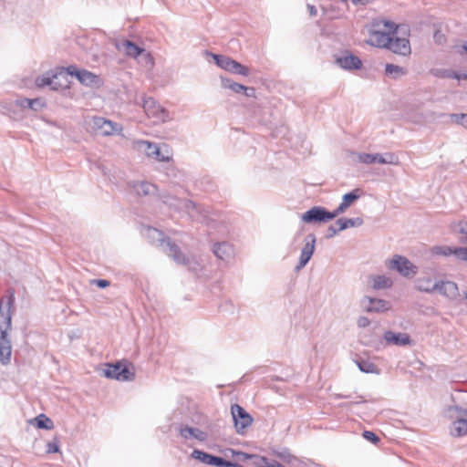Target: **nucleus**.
I'll use <instances>...</instances> for the list:
<instances>
[{
    "mask_svg": "<svg viewBox=\"0 0 467 467\" xmlns=\"http://www.w3.org/2000/svg\"><path fill=\"white\" fill-rule=\"evenodd\" d=\"M145 153L159 161H169L172 156L170 148H146Z\"/></svg>",
    "mask_w": 467,
    "mask_h": 467,
    "instance_id": "nucleus-28",
    "label": "nucleus"
},
{
    "mask_svg": "<svg viewBox=\"0 0 467 467\" xmlns=\"http://www.w3.org/2000/svg\"><path fill=\"white\" fill-rule=\"evenodd\" d=\"M103 375L106 378L119 381H130L134 379V373L130 369L129 366L120 362L114 365H107V368L103 369Z\"/></svg>",
    "mask_w": 467,
    "mask_h": 467,
    "instance_id": "nucleus-8",
    "label": "nucleus"
},
{
    "mask_svg": "<svg viewBox=\"0 0 467 467\" xmlns=\"http://www.w3.org/2000/svg\"><path fill=\"white\" fill-rule=\"evenodd\" d=\"M36 426L39 429L50 430L53 428L52 420L46 417L44 414H41L36 418Z\"/></svg>",
    "mask_w": 467,
    "mask_h": 467,
    "instance_id": "nucleus-42",
    "label": "nucleus"
},
{
    "mask_svg": "<svg viewBox=\"0 0 467 467\" xmlns=\"http://www.w3.org/2000/svg\"><path fill=\"white\" fill-rule=\"evenodd\" d=\"M109 180L112 183H114V184H117V183H118V182H117V180L115 179V177H114V176H113V177L109 176Z\"/></svg>",
    "mask_w": 467,
    "mask_h": 467,
    "instance_id": "nucleus-59",
    "label": "nucleus"
},
{
    "mask_svg": "<svg viewBox=\"0 0 467 467\" xmlns=\"http://www.w3.org/2000/svg\"><path fill=\"white\" fill-rule=\"evenodd\" d=\"M439 117L440 118L447 117L448 119H450V120L451 122L462 125L467 129V113H461V114L452 113V114H449V115L440 114Z\"/></svg>",
    "mask_w": 467,
    "mask_h": 467,
    "instance_id": "nucleus-39",
    "label": "nucleus"
},
{
    "mask_svg": "<svg viewBox=\"0 0 467 467\" xmlns=\"http://www.w3.org/2000/svg\"><path fill=\"white\" fill-rule=\"evenodd\" d=\"M376 26L378 28L370 33L368 43L378 47L388 48L392 35L397 34L398 26L389 21H381Z\"/></svg>",
    "mask_w": 467,
    "mask_h": 467,
    "instance_id": "nucleus-2",
    "label": "nucleus"
},
{
    "mask_svg": "<svg viewBox=\"0 0 467 467\" xmlns=\"http://www.w3.org/2000/svg\"><path fill=\"white\" fill-rule=\"evenodd\" d=\"M169 248L168 255L171 257L177 264L186 265L189 270L198 272L201 270L202 265L194 257H186L174 244H167Z\"/></svg>",
    "mask_w": 467,
    "mask_h": 467,
    "instance_id": "nucleus-10",
    "label": "nucleus"
},
{
    "mask_svg": "<svg viewBox=\"0 0 467 467\" xmlns=\"http://www.w3.org/2000/svg\"><path fill=\"white\" fill-rule=\"evenodd\" d=\"M371 280L372 287L378 290L390 288L393 285L392 279L385 275H373Z\"/></svg>",
    "mask_w": 467,
    "mask_h": 467,
    "instance_id": "nucleus-33",
    "label": "nucleus"
},
{
    "mask_svg": "<svg viewBox=\"0 0 467 467\" xmlns=\"http://www.w3.org/2000/svg\"><path fill=\"white\" fill-rule=\"evenodd\" d=\"M336 64L345 70L359 69L362 61L349 51H344L336 57Z\"/></svg>",
    "mask_w": 467,
    "mask_h": 467,
    "instance_id": "nucleus-16",
    "label": "nucleus"
},
{
    "mask_svg": "<svg viewBox=\"0 0 467 467\" xmlns=\"http://www.w3.org/2000/svg\"><path fill=\"white\" fill-rule=\"evenodd\" d=\"M15 301L14 293H11L6 298L0 302V362L7 365L11 359L12 346L7 337L8 330L12 324V306Z\"/></svg>",
    "mask_w": 467,
    "mask_h": 467,
    "instance_id": "nucleus-1",
    "label": "nucleus"
},
{
    "mask_svg": "<svg viewBox=\"0 0 467 467\" xmlns=\"http://www.w3.org/2000/svg\"><path fill=\"white\" fill-rule=\"evenodd\" d=\"M451 434L454 437H462L467 435L466 417L452 420L451 426Z\"/></svg>",
    "mask_w": 467,
    "mask_h": 467,
    "instance_id": "nucleus-31",
    "label": "nucleus"
},
{
    "mask_svg": "<svg viewBox=\"0 0 467 467\" xmlns=\"http://www.w3.org/2000/svg\"><path fill=\"white\" fill-rule=\"evenodd\" d=\"M415 287L420 292L431 294L435 292L436 282L433 283L431 278L429 276L420 277L415 282Z\"/></svg>",
    "mask_w": 467,
    "mask_h": 467,
    "instance_id": "nucleus-32",
    "label": "nucleus"
},
{
    "mask_svg": "<svg viewBox=\"0 0 467 467\" xmlns=\"http://www.w3.org/2000/svg\"><path fill=\"white\" fill-rule=\"evenodd\" d=\"M371 0H351L353 5H366L369 3Z\"/></svg>",
    "mask_w": 467,
    "mask_h": 467,
    "instance_id": "nucleus-57",
    "label": "nucleus"
},
{
    "mask_svg": "<svg viewBox=\"0 0 467 467\" xmlns=\"http://www.w3.org/2000/svg\"><path fill=\"white\" fill-rule=\"evenodd\" d=\"M377 163L379 164H398L399 158L391 152L378 153Z\"/></svg>",
    "mask_w": 467,
    "mask_h": 467,
    "instance_id": "nucleus-38",
    "label": "nucleus"
},
{
    "mask_svg": "<svg viewBox=\"0 0 467 467\" xmlns=\"http://www.w3.org/2000/svg\"><path fill=\"white\" fill-rule=\"evenodd\" d=\"M66 72L72 77H76L82 85L87 87H95L99 84V76L87 69H80L77 66H68Z\"/></svg>",
    "mask_w": 467,
    "mask_h": 467,
    "instance_id": "nucleus-11",
    "label": "nucleus"
},
{
    "mask_svg": "<svg viewBox=\"0 0 467 467\" xmlns=\"http://www.w3.org/2000/svg\"><path fill=\"white\" fill-rule=\"evenodd\" d=\"M231 413L238 433H243L244 430L249 427L253 422L252 416L238 404H234L231 407Z\"/></svg>",
    "mask_w": 467,
    "mask_h": 467,
    "instance_id": "nucleus-12",
    "label": "nucleus"
},
{
    "mask_svg": "<svg viewBox=\"0 0 467 467\" xmlns=\"http://www.w3.org/2000/svg\"><path fill=\"white\" fill-rule=\"evenodd\" d=\"M361 304L367 312L379 313L388 311L390 308L389 302L383 299L372 298L369 296L364 297L361 301Z\"/></svg>",
    "mask_w": 467,
    "mask_h": 467,
    "instance_id": "nucleus-19",
    "label": "nucleus"
},
{
    "mask_svg": "<svg viewBox=\"0 0 467 467\" xmlns=\"http://www.w3.org/2000/svg\"><path fill=\"white\" fill-rule=\"evenodd\" d=\"M362 436L368 441H371L372 443L376 444L379 441V437L370 431H365L362 434Z\"/></svg>",
    "mask_w": 467,
    "mask_h": 467,
    "instance_id": "nucleus-46",
    "label": "nucleus"
},
{
    "mask_svg": "<svg viewBox=\"0 0 467 467\" xmlns=\"http://www.w3.org/2000/svg\"><path fill=\"white\" fill-rule=\"evenodd\" d=\"M357 324L359 327H366L370 324V321L366 317H359L357 321Z\"/></svg>",
    "mask_w": 467,
    "mask_h": 467,
    "instance_id": "nucleus-50",
    "label": "nucleus"
},
{
    "mask_svg": "<svg viewBox=\"0 0 467 467\" xmlns=\"http://www.w3.org/2000/svg\"><path fill=\"white\" fill-rule=\"evenodd\" d=\"M213 57L216 65L226 71L244 77L248 76L250 73L247 67L242 65L241 63L234 60L229 57L223 55H213Z\"/></svg>",
    "mask_w": 467,
    "mask_h": 467,
    "instance_id": "nucleus-9",
    "label": "nucleus"
},
{
    "mask_svg": "<svg viewBox=\"0 0 467 467\" xmlns=\"http://www.w3.org/2000/svg\"><path fill=\"white\" fill-rule=\"evenodd\" d=\"M16 104L21 108H27L34 111H38L45 107V102L41 99H19L16 100Z\"/></svg>",
    "mask_w": 467,
    "mask_h": 467,
    "instance_id": "nucleus-30",
    "label": "nucleus"
},
{
    "mask_svg": "<svg viewBox=\"0 0 467 467\" xmlns=\"http://www.w3.org/2000/svg\"><path fill=\"white\" fill-rule=\"evenodd\" d=\"M451 230L454 233L462 234L467 236V222L460 221L451 224Z\"/></svg>",
    "mask_w": 467,
    "mask_h": 467,
    "instance_id": "nucleus-44",
    "label": "nucleus"
},
{
    "mask_svg": "<svg viewBox=\"0 0 467 467\" xmlns=\"http://www.w3.org/2000/svg\"><path fill=\"white\" fill-rule=\"evenodd\" d=\"M384 340L389 344L398 347L410 346L412 340L409 334L402 332L386 331L383 336Z\"/></svg>",
    "mask_w": 467,
    "mask_h": 467,
    "instance_id": "nucleus-20",
    "label": "nucleus"
},
{
    "mask_svg": "<svg viewBox=\"0 0 467 467\" xmlns=\"http://www.w3.org/2000/svg\"><path fill=\"white\" fill-rule=\"evenodd\" d=\"M435 291L451 300L456 299L459 296L458 285L452 281L436 282Z\"/></svg>",
    "mask_w": 467,
    "mask_h": 467,
    "instance_id": "nucleus-22",
    "label": "nucleus"
},
{
    "mask_svg": "<svg viewBox=\"0 0 467 467\" xmlns=\"http://www.w3.org/2000/svg\"><path fill=\"white\" fill-rule=\"evenodd\" d=\"M448 77L452 78H456V79H467V74L466 73L459 74L457 72H451V74L448 75Z\"/></svg>",
    "mask_w": 467,
    "mask_h": 467,
    "instance_id": "nucleus-51",
    "label": "nucleus"
},
{
    "mask_svg": "<svg viewBox=\"0 0 467 467\" xmlns=\"http://www.w3.org/2000/svg\"><path fill=\"white\" fill-rule=\"evenodd\" d=\"M444 415L451 420L467 417V408L462 404H451L445 409Z\"/></svg>",
    "mask_w": 467,
    "mask_h": 467,
    "instance_id": "nucleus-29",
    "label": "nucleus"
},
{
    "mask_svg": "<svg viewBox=\"0 0 467 467\" xmlns=\"http://www.w3.org/2000/svg\"><path fill=\"white\" fill-rule=\"evenodd\" d=\"M239 467H243L242 465H239Z\"/></svg>",
    "mask_w": 467,
    "mask_h": 467,
    "instance_id": "nucleus-62",
    "label": "nucleus"
},
{
    "mask_svg": "<svg viewBox=\"0 0 467 467\" xmlns=\"http://www.w3.org/2000/svg\"><path fill=\"white\" fill-rule=\"evenodd\" d=\"M355 362L359 370L364 373L379 374V369L368 359L358 358Z\"/></svg>",
    "mask_w": 467,
    "mask_h": 467,
    "instance_id": "nucleus-34",
    "label": "nucleus"
},
{
    "mask_svg": "<svg viewBox=\"0 0 467 467\" xmlns=\"http://www.w3.org/2000/svg\"><path fill=\"white\" fill-rule=\"evenodd\" d=\"M362 194L363 192L359 188H356L352 192L344 194L341 202L337 209L334 210L336 216L345 213L346 210L358 201Z\"/></svg>",
    "mask_w": 467,
    "mask_h": 467,
    "instance_id": "nucleus-21",
    "label": "nucleus"
},
{
    "mask_svg": "<svg viewBox=\"0 0 467 467\" xmlns=\"http://www.w3.org/2000/svg\"><path fill=\"white\" fill-rule=\"evenodd\" d=\"M307 8L309 10V14L311 16H315L317 13V8L312 5H307Z\"/></svg>",
    "mask_w": 467,
    "mask_h": 467,
    "instance_id": "nucleus-54",
    "label": "nucleus"
},
{
    "mask_svg": "<svg viewBox=\"0 0 467 467\" xmlns=\"http://www.w3.org/2000/svg\"><path fill=\"white\" fill-rule=\"evenodd\" d=\"M388 49L395 54L407 56L410 53V41L405 37H398L392 35Z\"/></svg>",
    "mask_w": 467,
    "mask_h": 467,
    "instance_id": "nucleus-23",
    "label": "nucleus"
},
{
    "mask_svg": "<svg viewBox=\"0 0 467 467\" xmlns=\"http://www.w3.org/2000/svg\"><path fill=\"white\" fill-rule=\"evenodd\" d=\"M221 84L223 88L231 89L232 91L237 94L244 92L247 97H252L254 94V88H247L242 84L236 83L223 77H221Z\"/></svg>",
    "mask_w": 467,
    "mask_h": 467,
    "instance_id": "nucleus-24",
    "label": "nucleus"
},
{
    "mask_svg": "<svg viewBox=\"0 0 467 467\" xmlns=\"http://www.w3.org/2000/svg\"><path fill=\"white\" fill-rule=\"evenodd\" d=\"M142 234L154 245L162 248L168 254L169 248L167 244H171L169 239H165L162 232L156 228L146 226L142 229Z\"/></svg>",
    "mask_w": 467,
    "mask_h": 467,
    "instance_id": "nucleus-14",
    "label": "nucleus"
},
{
    "mask_svg": "<svg viewBox=\"0 0 467 467\" xmlns=\"http://www.w3.org/2000/svg\"><path fill=\"white\" fill-rule=\"evenodd\" d=\"M128 186L139 196H152L157 193L156 185L146 181H131L128 182Z\"/></svg>",
    "mask_w": 467,
    "mask_h": 467,
    "instance_id": "nucleus-18",
    "label": "nucleus"
},
{
    "mask_svg": "<svg viewBox=\"0 0 467 467\" xmlns=\"http://www.w3.org/2000/svg\"><path fill=\"white\" fill-rule=\"evenodd\" d=\"M385 72L387 76L395 79L406 74V70L403 67L394 64H387Z\"/></svg>",
    "mask_w": 467,
    "mask_h": 467,
    "instance_id": "nucleus-37",
    "label": "nucleus"
},
{
    "mask_svg": "<svg viewBox=\"0 0 467 467\" xmlns=\"http://www.w3.org/2000/svg\"><path fill=\"white\" fill-rule=\"evenodd\" d=\"M336 214L321 206H314L301 214V220L306 223H326L334 218Z\"/></svg>",
    "mask_w": 467,
    "mask_h": 467,
    "instance_id": "nucleus-7",
    "label": "nucleus"
},
{
    "mask_svg": "<svg viewBox=\"0 0 467 467\" xmlns=\"http://www.w3.org/2000/svg\"><path fill=\"white\" fill-rule=\"evenodd\" d=\"M58 451H59V446H58V443H57L56 439L54 441H48L47 442V451L48 453L57 452Z\"/></svg>",
    "mask_w": 467,
    "mask_h": 467,
    "instance_id": "nucleus-47",
    "label": "nucleus"
},
{
    "mask_svg": "<svg viewBox=\"0 0 467 467\" xmlns=\"http://www.w3.org/2000/svg\"><path fill=\"white\" fill-rule=\"evenodd\" d=\"M385 266L390 271L398 272L401 276L411 279L419 271V267L407 257L400 254H394L390 259L385 261Z\"/></svg>",
    "mask_w": 467,
    "mask_h": 467,
    "instance_id": "nucleus-3",
    "label": "nucleus"
},
{
    "mask_svg": "<svg viewBox=\"0 0 467 467\" xmlns=\"http://www.w3.org/2000/svg\"><path fill=\"white\" fill-rule=\"evenodd\" d=\"M341 230H339V226L335 227L334 225H330L327 229V238H332L334 237L337 233H339Z\"/></svg>",
    "mask_w": 467,
    "mask_h": 467,
    "instance_id": "nucleus-49",
    "label": "nucleus"
},
{
    "mask_svg": "<svg viewBox=\"0 0 467 467\" xmlns=\"http://www.w3.org/2000/svg\"><path fill=\"white\" fill-rule=\"evenodd\" d=\"M316 246V236L313 234H309L305 238V244L301 250L298 264L296 266V271L301 270L310 261Z\"/></svg>",
    "mask_w": 467,
    "mask_h": 467,
    "instance_id": "nucleus-13",
    "label": "nucleus"
},
{
    "mask_svg": "<svg viewBox=\"0 0 467 467\" xmlns=\"http://www.w3.org/2000/svg\"><path fill=\"white\" fill-rule=\"evenodd\" d=\"M91 123L92 129L96 134L100 136L119 135L122 130V128L119 123L113 122L103 117H94Z\"/></svg>",
    "mask_w": 467,
    "mask_h": 467,
    "instance_id": "nucleus-5",
    "label": "nucleus"
},
{
    "mask_svg": "<svg viewBox=\"0 0 467 467\" xmlns=\"http://www.w3.org/2000/svg\"><path fill=\"white\" fill-rule=\"evenodd\" d=\"M363 224V220L357 218H340L336 221V225L339 226V230L343 231L350 227H358Z\"/></svg>",
    "mask_w": 467,
    "mask_h": 467,
    "instance_id": "nucleus-35",
    "label": "nucleus"
},
{
    "mask_svg": "<svg viewBox=\"0 0 467 467\" xmlns=\"http://www.w3.org/2000/svg\"><path fill=\"white\" fill-rule=\"evenodd\" d=\"M272 454L285 463H291L296 459L287 449L273 450Z\"/></svg>",
    "mask_w": 467,
    "mask_h": 467,
    "instance_id": "nucleus-40",
    "label": "nucleus"
},
{
    "mask_svg": "<svg viewBox=\"0 0 467 467\" xmlns=\"http://www.w3.org/2000/svg\"><path fill=\"white\" fill-rule=\"evenodd\" d=\"M140 144H141V146H148V147L158 146L155 142H151L149 140H142V141H140Z\"/></svg>",
    "mask_w": 467,
    "mask_h": 467,
    "instance_id": "nucleus-58",
    "label": "nucleus"
},
{
    "mask_svg": "<svg viewBox=\"0 0 467 467\" xmlns=\"http://www.w3.org/2000/svg\"><path fill=\"white\" fill-rule=\"evenodd\" d=\"M178 431L180 436L187 441L196 440L198 441L203 442L206 441L208 438L207 432L200 430L199 428H194L187 424H180L178 426Z\"/></svg>",
    "mask_w": 467,
    "mask_h": 467,
    "instance_id": "nucleus-17",
    "label": "nucleus"
},
{
    "mask_svg": "<svg viewBox=\"0 0 467 467\" xmlns=\"http://www.w3.org/2000/svg\"><path fill=\"white\" fill-rule=\"evenodd\" d=\"M267 467H285L275 460H270Z\"/></svg>",
    "mask_w": 467,
    "mask_h": 467,
    "instance_id": "nucleus-56",
    "label": "nucleus"
},
{
    "mask_svg": "<svg viewBox=\"0 0 467 467\" xmlns=\"http://www.w3.org/2000/svg\"><path fill=\"white\" fill-rule=\"evenodd\" d=\"M322 9H323L324 14L328 16L329 19H335V18L338 17V16L330 15V10L327 7H322Z\"/></svg>",
    "mask_w": 467,
    "mask_h": 467,
    "instance_id": "nucleus-53",
    "label": "nucleus"
},
{
    "mask_svg": "<svg viewBox=\"0 0 467 467\" xmlns=\"http://www.w3.org/2000/svg\"><path fill=\"white\" fill-rule=\"evenodd\" d=\"M57 79H54V83H53V86H57L59 88V85L57 83L56 81Z\"/></svg>",
    "mask_w": 467,
    "mask_h": 467,
    "instance_id": "nucleus-60",
    "label": "nucleus"
},
{
    "mask_svg": "<svg viewBox=\"0 0 467 467\" xmlns=\"http://www.w3.org/2000/svg\"><path fill=\"white\" fill-rule=\"evenodd\" d=\"M453 255H455L460 260L467 261V248H465V247L454 248Z\"/></svg>",
    "mask_w": 467,
    "mask_h": 467,
    "instance_id": "nucleus-45",
    "label": "nucleus"
},
{
    "mask_svg": "<svg viewBox=\"0 0 467 467\" xmlns=\"http://www.w3.org/2000/svg\"><path fill=\"white\" fill-rule=\"evenodd\" d=\"M240 464L232 462L226 460H223V463L220 465V467H239Z\"/></svg>",
    "mask_w": 467,
    "mask_h": 467,
    "instance_id": "nucleus-52",
    "label": "nucleus"
},
{
    "mask_svg": "<svg viewBox=\"0 0 467 467\" xmlns=\"http://www.w3.org/2000/svg\"><path fill=\"white\" fill-rule=\"evenodd\" d=\"M245 459H254V464L257 467H267L270 459L265 457V456H259V455H250L246 453H243Z\"/></svg>",
    "mask_w": 467,
    "mask_h": 467,
    "instance_id": "nucleus-43",
    "label": "nucleus"
},
{
    "mask_svg": "<svg viewBox=\"0 0 467 467\" xmlns=\"http://www.w3.org/2000/svg\"><path fill=\"white\" fill-rule=\"evenodd\" d=\"M214 255L221 260H228L234 254L233 246L227 242L216 243L213 246Z\"/></svg>",
    "mask_w": 467,
    "mask_h": 467,
    "instance_id": "nucleus-27",
    "label": "nucleus"
},
{
    "mask_svg": "<svg viewBox=\"0 0 467 467\" xmlns=\"http://www.w3.org/2000/svg\"><path fill=\"white\" fill-rule=\"evenodd\" d=\"M465 298L467 299V292L464 294Z\"/></svg>",
    "mask_w": 467,
    "mask_h": 467,
    "instance_id": "nucleus-61",
    "label": "nucleus"
},
{
    "mask_svg": "<svg viewBox=\"0 0 467 467\" xmlns=\"http://www.w3.org/2000/svg\"><path fill=\"white\" fill-rule=\"evenodd\" d=\"M142 107L148 117L154 118L156 122L164 123L171 119L169 111L159 105L152 98L144 99Z\"/></svg>",
    "mask_w": 467,
    "mask_h": 467,
    "instance_id": "nucleus-6",
    "label": "nucleus"
},
{
    "mask_svg": "<svg viewBox=\"0 0 467 467\" xmlns=\"http://www.w3.org/2000/svg\"><path fill=\"white\" fill-rule=\"evenodd\" d=\"M192 457L202 463L217 467H220L223 460L222 457L214 456L200 450H193L192 452Z\"/></svg>",
    "mask_w": 467,
    "mask_h": 467,
    "instance_id": "nucleus-26",
    "label": "nucleus"
},
{
    "mask_svg": "<svg viewBox=\"0 0 467 467\" xmlns=\"http://www.w3.org/2000/svg\"><path fill=\"white\" fill-rule=\"evenodd\" d=\"M54 79H57V74L50 75L49 73H46L36 79V84L39 88L49 86L51 89L57 90L58 87L53 86Z\"/></svg>",
    "mask_w": 467,
    "mask_h": 467,
    "instance_id": "nucleus-36",
    "label": "nucleus"
},
{
    "mask_svg": "<svg viewBox=\"0 0 467 467\" xmlns=\"http://www.w3.org/2000/svg\"><path fill=\"white\" fill-rule=\"evenodd\" d=\"M458 53L461 55L467 54V41L459 47Z\"/></svg>",
    "mask_w": 467,
    "mask_h": 467,
    "instance_id": "nucleus-55",
    "label": "nucleus"
},
{
    "mask_svg": "<svg viewBox=\"0 0 467 467\" xmlns=\"http://www.w3.org/2000/svg\"><path fill=\"white\" fill-rule=\"evenodd\" d=\"M239 467H243L242 465H239Z\"/></svg>",
    "mask_w": 467,
    "mask_h": 467,
    "instance_id": "nucleus-63",
    "label": "nucleus"
},
{
    "mask_svg": "<svg viewBox=\"0 0 467 467\" xmlns=\"http://www.w3.org/2000/svg\"><path fill=\"white\" fill-rule=\"evenodd\" d=\"M454 248L446 245H437L431 248L432 254L448 256L453 254Z\"/></svg>",
    "mask_w": 467,
    "mask_h": 467,
    "instance_id": "nucleus-41",
    "label": "nucleus"
},
{
    "mask_svg": "<svg viewBox=\"0 0 467 467\" xmlns=\"http://www.w3.org/2000/svg\"><path fill=\"white\" fill-rule=\"evenodd\" d=\"M116 47L119 51H123L127 56L131 57H137L140 55L145 57L150 63L151 57L149 53H146L145 50L140 47H138L135 43L128 40L121 39L116 42Z\"/></svg>",
    "mask_w": 467,
    "mask_h": 467,
    "instance_id": "nucleus-15",
    "label": "nucleus"
},
{
    "mask_svg": "<svg viewBox=\"0 0 467 467\" xmlns=\"http://www.w3.org/2000/svg\"><path fill=\"white\" fill-rule=\"evenodd\" d=\"M349 161L352 163H377L378 153H365L350 150L348 155Z\"/></svg>",
    "mask_w": 467,
    "mask_h": 467,
    "instance_id": "nucleus-25",
    "label": "nucleus"
},
{
    "mask_svg": "<svg viewBox=\"0 0 467 467\" xmlns=\"http://www.w3.org/2000/svg\"><path fill=\"white\" fill-rule=\"evenodd\" d=\"M161 198L163 199V202L170 208H173L177 211H184L193 220L201 221L205 217L201 208L190 200H181L171 195H165Z\"/></svg>",
    "mask_w": 467,
    "mask_h": 467,
    "instance_id": "nucleus-4",
    "label": "nucleus"
},
{
    "mask_svg": "<svg viewBox=\"0 0 467 467\" xmlns=\"http://www.w3.org/2000/svg\"><path fill=\"white\" fill-rule=\"evenodd\" d=\"M90 283L96 285L99 288H106L110 284L109 281L105 279H93Z\"/></svg>",
    "mask_w": 467,
    "mask_h": 467,
    "instance_id": "nucleus-48",
    "label": "nucleus"
}]
</instances>
